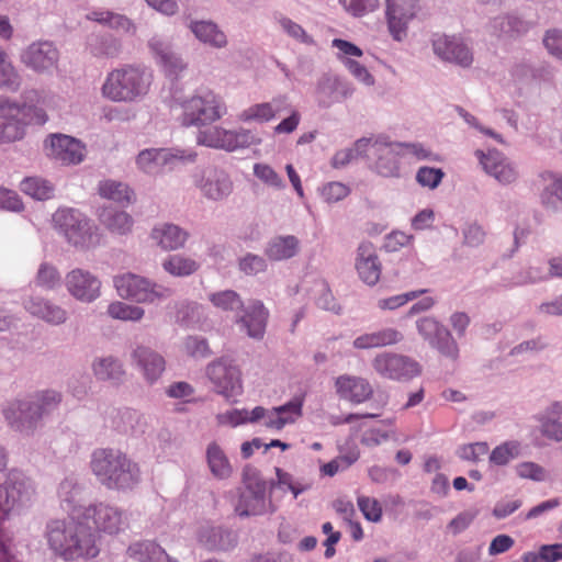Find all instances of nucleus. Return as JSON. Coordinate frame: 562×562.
Returning <instances> with one entry per match:
<instances>
[{"label":"nucleus","instance_id":"nucleus-1","mask_svg":"<svg viewBox=\"0 0 562 562\" xmlns=\"http://www.w3.org/2000/svg\"><path fill=\"white\" fill-rule=\"evenodd\" d=\"M46 538L49 547L65 560L94 558L100 551L94 532L77 508L67 518L50 520Z\"/></svg>","mask_w":562,"mask_h":562},{"label":"nucleus","instance_id":"nucleus-2","mask_svg":"<svg viewBox=\"0 0 562 562\" xmlns=\"http://www.w3.org/2000/svg\"><path fill=\"white\" fill-rule=\"evenodd\" d=\"M90 468L99 483L108 490L132 491L140 482L138 463L119 449H95L91 454Z\"/></svg>","mask_w":562,"mask_h":562},{"label":"nucleus","instance_id":"nucleus-3","mask_svg":"<svg viewBox=\"0 0 562 562\" xmlns=\"http://www.w3.org/2000/svg\"><path fill=\"white\" fill-rule=\"evenodd\" d=\"M150 83V75L145 69L125 65L106 75L101 94L115 103H131L146 95Z\"/></svg>","mask_w":562,"mask_h":562},{"label":"nucleus","instance_id":"nucleus-4","mask_svg":"<svg viewBox=\"0 0 562 562\" xmlns=\"http://www.w3.org/2000/svg\"><path fill=\"white\" fill-rule=\"evenodd\" d=\"M61 397L55 391H44L32 395L26 401H15L5 409L4 415L12 427L19 430L32 428L43 415L55 409Z\"/></svg>","mask_w":562,"mask_h":562},{"label":"nucleus","instance_id":"nucleus-5","mask_svg":"<svg viewBox=\"0 0 562 562\" xmlns=\"http://www.w3.org/2000/svg\"><path fill=\"white\" fill-rule=\"evenodd\" d=\"M53 222L67 240L76 247L89 248L99 244V235L89 220L74 209H60L53 215Z\"/></svg>","mask_w":562,"mask_h":562},{"label":"nucleus","instance_id":"nucleus-6","mask_svg":"<svg viewBox=\"0 0 562 562\" xmlns=\"http://www.w3.org/2000/svg\"><path fill=\"white\" fill-rule=\"evenodd\" d=\"M181 106L182 124L186 126L210 124L226 113L225 103L211 90L192 95Z\"/></svg>","mask_w":562,"mask_h":562},{"label":"nucleus","instance_id":"nucleus-7","mask_svg":"<svg viewBox=\"0 0 562 562\" xmlns=\"http://www.w3.org/2000/svg\"><path fill=\"white\" fill-rule=\"evenodd\" d=\"M114 288L117 294L137 303H154L170 295V290L150 282L148 279L126 272L114 277Z\"/></svg>","mask_w":562,"mask_h":562},{"label":"nucleus","instance_id":"nucleus-8","mask_svg":"<svg viewBox=\"0 0 562 562\" xmlns=\"http://www.w3.org/2000/svg\"><path fill=\"white\" fill-rule=\"evenodd\" d=\"M371 364L378 375L393 381H408L422 373L416 360L396 352H380Z\"/></svg>","mask_w":562,"mask_h":562},{"label":"nucleus","instance_id":"nucleus-9","mask_svg":"<svg viewBox=\"0 0 562 562\" xmlns=\"http://www.w3.org/2000/svg\"><path fill=\"white\" fill-rule=\"evenodd\" d=\"M206 375L216 392L228 401L244 391L240 369L228 359L220 358L211 362L206 367Z\"/></svg>","mask_w":562,"mask_h":562},{"label":"nucleus","instance_id":"nucleus-10","mask_svg":"<svg viewBox=\"0 0 562 562\" xmlns=\"http://www.w3.org/2000/svg\"><path fill=\"white\" fill-rule=\"evenodd\" d=\"M418 333L436 347L443 356L456 360L459 348L447 328L434 317H423L417 321Z\"/></svg>","mask_w":562,"mask_h":562},{"label":"nucleus","instance_id":"nucleus-11","mask_svg":"<svg viewBox=\"0 0 562 562\" xmlns=\"http://www.w3.org/2000/svg\"><path fill=\"white\" fill-rule=\"evenodd\" d=\"M47 155L61 165L80 164L86 154L85 145L68 135L55 134L46 142Z\"/></svg>","mask_w":562,"mask_h":562},{"label":"nucleus","instance_id":"nucleus-12","mask_svg":"<svg viewBox=\"0 0 562 562\" xmlns=\"http://www.w3.org/2000/svg\"><path fill=\"white\" fill-rule=\"evenodd\" d=\"M362 143L369 144L372 154L378 156L374 168L379 175L386 178L400 176L401 145L379 140L372 143L370 139H360L356 145L360 147Z\"/></svg>","mask_w":562,"mask_h":562},{"label":"nucleus","instance_id":"nucleus-13","mask_svg":"<svg viewBox=\"0 0 562 562\" xmlns=\"http://www.w3.org/2000/svg\"><path fill=\"white\" fill-rule=\"evenodd\" d=\"M334 386L338 397L352 405L363 404L373 396L371 383L359 375H338L335 379Z\"/></svg>","mask_w":562,"mask_h":562},{"label":"nucleus","instance_id":"nucleus-14","mask_svg":"<svg viewBox=\"0 0 562 562\" xmlns=\"http://www.w3.org/2000/svg\"><path fill=\"white\" fill-rule=\"evenodd\" d=\"M195 186L202 194L210 200H222L228 196L233 190L229 176L221 169L209 167L195 176Z\"/></svg>","mask_w":562,"mask_h":562},{"label":"nucleus","instance_id":"nucleus-15","mask_svg":"<svg viewBox=\"0 0 562 562\" xmlns=\"http://www.w3.org/2000/svg\"><path fill=\"white\" fill-rule=\"evenodd\" d=\"M81 518L87 525L89 520H92L95 529L110 535L119 532L123 525L122 512L104 503L85 508L81 510Z\"/></svg>","mask_w":562,"mask_h":562},{"label":"nucleus","instance_id":"nucleus-16","mask_svg":"<svg viewBox=\"0 0 562 562\" xmlns=\"http://www.w3.org/2000/svg\"><path fill=\"white\" fill-rule=\"evenodd\" d=\"M65 281L68 292L81 302L90 303L100 296L101 281L89 271L74 269Z\"/></svg>","mask_w":562,"mask_h":562},{"label":"nucleus","instance_id":"nucleus-17","mask_svg":"<svg viewBox=\"0 0 562 562\" xmlns=\"http://www.w3.org/2000/svg\"><path fill=\"white\" fill-rule=\"evenodd\" d=\"M416 14V0H386L389 31L395 41L406 36L408 22Z\"/></svg>","mask_w":562,"mask_h":562},{"label":"nucleus","instance_id":"nucleus-18","mask_svg":"<svg viewBox=\"0 0 562 562\" xmlns=\"http://www.w3.org/2000/svg\"><path fill=\"white\" fill-rule=\"evenodd\" d=\"M19 104L0 100V142H15L23 137L24 123Z\"/></svg>","mask_w":562,"mask_h":562},{"label":"nucleus","instance_id":"nucleus-19","mask_svg":"<svg viewBox=\"0 0 562 562\" xmlns=\"http://www.w3.org/2000/svg\"><path fill=\"white\" fill-rule=\"evenodd\" d=\"M356 270L359 278L368 285H375L382 273V263L379 259L374 246L369 243H362L357 249Z\"/></svg>","mask_w":562,"mask_h":562},{"label":"nucleus","instance_id":"nucleus-20","mask_svg":"<svg viewBox=\"0 0 562 562\" xmlns=\"http://www.w3.org/2000/svg\"><path fill=\"white\" fill-rule=\"evenodd\" d=\"M302 408L303 398L300 397H295L281 406L270 409L265 408V414L261 419L262 425L268 429L281 430L286 425L294 424L302 417Z\"/></svg>","mask_w":562,"mask_h":562},{"label":"nucleus","instance_id":"nucleus-21","mask_svg":"<svg viewBox=\"0 0 562 562\" xmlns=\"http://www.w3.org/2000/svg\"><path fill=\"white\" fill-rule=\"evenodd\" d=\"M21 60L33 70L43 72L55 67L58 61V50L50 42H36L22 53Z\"/></svg>","mask_w":562,"mask_h":562},{"label":"nucleus","instance_id":"nucleus-22","mask_svg":"<svg viewBox=\"0 0 562 562\" xmlns=\"http://www.w3.org/2000/svg\"><path fill=\"white\" fill-rule=\"evenodd\" d=\"M267 483L265 481H256L249 484L246 491L240 495L236 505V513L240 517L262 515L268 510L266 499Z\"/></svg>","mask_w":562,"mask_h":562},{"label":"nucleus","instance_id":"nucleus-23","mask_svg":"<svg viewBox=\"0 0 562 562\" xmlns=\"http://www.w3.org/2000/svg\"><path fill=\"white\" fill-rule=\"evenodd\" d=\"M475 155L483 166V169L498 182L509 184L517 179L516 169L499 151L488 150L485 154L482 150H476Z\"/></svg>","mask_w":562,"mask_h":562},{"label":"nucleus","instance_id":"nucleus-24","mask_svg":"<svg viewBox=\"0 0 562 562\" xmlns=\"http://www.w3.org/2000/svg\"><path fill=\"white\" fill-rule=\"evenodd\" d=\"M432 46L435 54L446 61L454 63L462 67H468L473 61L469 48L456 37L437 36L434 40Z\"/></svg>","mask_w":562,"mask_h":562},{"label":"nucleus","instance_id":"nucleus-25","mask_svg":"<svg viewBox=\"0 0 562 562\" xmlns=\"http://www.w3.org/2000/svg\"><path fill=\"white\" fill-rule=\"evenodd\" d=\"M269 312L260 301H252L245 314L236 319L250 338L261 339L266 333Z\"/></svg>","mask_w":562,"mask_h":562},{"label":"nucleus","instance_id":"nucleus-26","mask_svg":"<svg viewBox=\"0 0 562 562\" xmlns=\"http://www.w3.org/2000/svg\"><path fill=\"white\" fill-rule=\"evenodd\" d=\"M133 359L149 382L156 381L165 371L164 357L148 347H137L133 352Z\"/></svg>","mask_w":562,"mask_h":562},{"label":"nucleus","instance_id":"nucleus-27","mask_svg":"<svg viewBox=\"0 0 562 562\" xmlns=\"http://www.w3.org/2000/svg\"><path fill=\"white\" fill-rule=\"evenodd\" d=\"M24 307L32 315L54 325L63 324L67 319V312L58 305L44 299L30 297Z\"/></svg>","mask_w":562,"mask_h":562},{"label":"nucleus","instance_id":"nucleus-28","mask_svg":"<svg viewBox=\"0 0 562 562\" xmlns=\"http://www.w3.org/2000/svg\"><path fill=\"white\" fill-rule=\"evenodd\" d=\"M403 335L395 328H383L373 333H366L353 340L356 349H371L396 345L402 341Z\"/></svg>","mask_w":562,"mask_h":562},{"label":"nucleus","instance_id":"nucleus-29","mask_svg":"<svg viewBox=\"0 0 562 562\" xmlns=\"http://www.w3.org/2000/svg\"><path fill=\"white\" fill-rule=\"evenodd\" d=\"M127 555L138 562H178L159 544L153 541H140L131 544L126 551Z\"/></svg>","mask_w":562,"mask_h":562},{"label":"nucleus","instance_id":"nucleus-30","mask_svg":"<svg viewBox=\"0 0 562 562\" xmlns=\"http://www.w3.org/2000/svg\"><path fill=\"white\" fill-rule=\"evenodd\" d=\"M151 238L165 250H176L183 247L188 233L173 224H164L151 231Z\"/></svg>","mask_w":562,"mask_h":562},{"label":"nucleus","instance_id":"nucleus-31","mask_svg":"<svg viewBox=\"0 0 562 562\" xmlns=\"http://www.w3.org/2000/svg\"><path fill=\"white\" fill-rule=\"evenodd\" d=\"M177 155H173L170 149L166 148H151L144 149L137 156V166L147 173L157 172L161 167L171 162L173 159H178Z\"/></svg>","mask_w":562,"mask_h":562},{"label":"nucleus","instance_id":"nucleus-32","mask_svg":"<svg viewBox=\"0 0 562 562\" xmlns=\"http://www.w3.org/2000/svg\"><path fill=\"white\" fill-rule=\"evenodd\" d=\"M99 220L112 234L117 235L127 234L133 226V220L126 212L113 207H103Z\"/></svg>","mask_w":562,"mask_h":562},{"label":"nucleus","instance_id":"nucleus-33","mask_svg":"<svg viewBox=\"0 0 562 562\" xmlns=\"http://www.w3.org/2000/svg\"><path fill=\"white\" fill-rule=\"evenodd\" d=\"M265 414V407L256 406L254 409L246 408L232 409L216 416L218 425H228L237 427L244 424H256L261 422Z\"/></svg>","mask_w":562,"mask_h":562},{"label":"nucleus","instance_id":"nucleus-34","mask_svg":"<svg viewBox=\"0 0 562 562\" xmlns=\"http://www.w3.org/2000/svg\"><path fill=\"white\" fill-rule=\"evenodd\" d=\"M297 249L299 240L294 236H280L269 243L266 255L271 260H284L293 257Z\"/></svg>","mask_w":562,"mask_h":562},{"label":"nucleus","instance_id":"nucleus-35","mask_svg":"<svg viewBox=\"0 0 562 562\" xmlns=\"http://www.w3.org/2000/svg\"><path fill=\"white\" fill-rule=\"evenodd\" d=\"M206 459L212 474L218 479H227L232 474L229 461L216 442L209 445L206 449Z\"/></svg>","mask_w":562,"mask_h":562},{"label":"nucleus","instance_id":"nucleus-36","mask_svg":"<svg viewBox=\"0 0 562 562\" xmlns=\"http://www.w3.org/2000/svg\"><path fill=\"white\" fill-rule=\"evenodd\" d=\"M191 30L200 41L212 46L224 47L227 44L226 35L212 22H193L191 23Z\"/></svg>","mask_w":562,"mask_h":562},{"label":"nucleus","instance_id":"nucleus-37","mask_svg":"<svg viewBox=\"0 0 562 562\" xmlns=\"http://www.w3.org/2000/svg\"><path fill=\"white\" fill-rule=\"evenodd\" d=\"M149 45L156 54L159 64L169 75H176L184 69L186 66L181 58H179L167 44L159 41H151Z\"/></svg>","mask_w":562,"mask_h":562},{"label":"nucleus","instance_id":"nucleus-38","mask_svg":"<svg viewBox=\"0 0 562 562\" xmlns=\"http://www.w3.org/2000/svg\"><path fill=\"white\" fill-rule=\"evenodd\" d=\"M162 268L175 277H187L199 269V263L192 258L172 255L162 262Z\"/></svg>","mask_w":562,"mask_h":562},{"label":"nucleus","instance_id":"nucleus-39","mask_svg":"<svg viewBox=\"0 0 562 562\" xmlns=\"http://www.w3.org/2000/svg\"><path fill=\"white\" fill-rule=\"evenodd\" d=\"M20 86V75L9 60L7 53L0 48V88L14 92Z\"/></svg>","mask_w":562,"mask_h":562},{"label":"nucleus","instance_id":"nucleus-40","mask_svg":"<svg viewBox=\"0 0 562 562\" xmlns=\"http://www.w3.org/2000/svg\"><path fill=\"white\" fill-rule=\"evenodd\" d=\"M229 137H232V131L214 126L200 132L198 143L207 147L227 150V147L229 146Z\"/></svg>","mask_w":562,"mask_h":562},{"label":"nucleus","instance_id":"nucleus-41","mask_svg":"<svg viewBox=\"0 0 562 562\" xmlns=\"http://www.w3.org/2000/svg\"><path fill=\"white\" fill-rule=\"evenodd\" d=\"M92 369L100 380H119L124 374L122 364L112 357L95 360Z\"/></svg>","mask_w":562,"mask_h":562},{"label":"nucleus","instance_id":"nucleus-42","mask_svg":"<svg viewBox=\"0 0 562 562\" xmlns=\"http://www.w3.org/2000/svg\"><path fill=\"white\" fill-rule=\"evenodd\" d=\"M276 109L273 104L270 102L257 103L252 104L249 108L245 109L240 113V120L244 122H258L266 123L276 117Z\"/></svg>","mask_w":562,"mask_h":562},{"label":"nucleus","instance_id":"nucleus-43","mask_svg":"<svg viewBox=\"0 0 562 562\" xmlns=\"http://www.w3.org/2000/svg\"><path fill=\"white\" fill-rule=\"evenodd\" d=\"M99 193L102 198L115 202H130L133 192L126 184L113 180H105L99 184Z\"/></svg>","mask_w":562,"mask_h":562},{"label":"nucleus","instance_id":"nucleus-44","mask_svg":"<svg viewBox=\"0 0 562 562\" xmlns=\"http://www.w3.org/2000/svg\"><path fill=\"white\" fill-rule=\"evenodd\" d=\"M212 304L222 311L238 312L244 307L243 300L233 290L220 291L210 295Z\"/></svg>","mask_w":562,"mask_h":562},{"label":"nucleus","instance_id":"nucleus-45","mask_svg":"<svg viewBox=\"0 0 562 562\" xmlns=\"http://www.w3.org/2000/svg\"><path fill=\"white\" fill-rule=\"evenodd\" d=\"M21 191L34 199L46 200L53 195L54 189L48 181L31 177L21 182Z\"/></svg>","mask_w":562,"mask_h":562},{"label":"nucleus","instance_id":"nucleus-46","mask_svg":"<svg viewBox=\"0 0 562 562\" xmlns=\"http://www.w3.org/2000/svg\"><path fill=\"white\" fill-rule=\"evenodd\" d=\"M108 314L114 319L136 322L143 318L145 311L139 306L115 301L108 306Z\"/></svg>","mask_w":562,"mask_h":562},{"label":"nucleus","instance_id":"nucleus-47","mask_svg":"<svg viewBox=\"0 0 562 562\" xmlns=\"http://www.w3.org/2000/svg\"><path fill=\"white\" fill-rule=\"evenodd\" d=\"M520 453V443L517 441H507L496 448L490 454V461L496 465H505L510 460L517 458Z\"/></svg>","mask_w":562,"mask_h":562},{"label":"nucleus","instance_id":"nucleus-48","mask_svg":"<svg viewBox=\"0 0 562 562\" xmlns=\"http://www.w3.org/2000/svg\"><path fill=\"white\" fill-rule=\"evenodd\" d=\"M427 292H428V290L422 289V290L411 291V292L403 293V294H397V295L386 297V299H381L378 301V307L382 311H386V310L393 311V310H396V308L405 305L409 301L417 299L418 296H420L422 294H425Z\"/></svg>","mask_w":562,"mask_h":562},{"label":"nucleus","instance_id":"nucleus-49","mask_svg":"<svg viewBox=\"0 0 562 562\" xmlns=\"http://www.w3.org/2000/svg\"><path fill=\"white\" fill-rule=\"evenodd\" d=\"M445 172L440 168L420 167L416 173V181L425 188L436 189L442 181Z\"/></svg>","mask_w":562,"mask_h":562},{"label":"nucleus","instance_id":"nucleus-50","mask_svg":"<svg viewBox=\"0 0 562 562\" xmlns=\"http://www.w3.org/2000/svg\"><path fill=\"white\" fill-rule=\"evenodd\" d=\"M60 282V276L54 266L42 263L36 274V284L48 290L54 289Z\"/></svg>","mask_w":562,"mask_h":562},{"label":"nucleus","instance_id":"nucleus-51","mask_svg":"<svg viewBox=\"0 0 562 562\" xmlns=\"http://www.w3.org/2000/svg\"><path fill=\"white\" fill-rule=\"evenodd\" d=\"M261 143V138L249 130H240L238 132H232L229 137L228 151H233L237 148L249 147L251 145H258Z\"/></svg>","mask_w":562,"mask_h":562},{"label":"nucleus","instance_id":"nucleus-52","mask_svg":"<svg viewBox=\"0 0 562 562\" xmlns=\"http://www.w3.org/2000/svg\"><path fill=\"white\" fill-rule=\"evenodd\" d=\"M254 175L270 187L281 189L284 186L282 178L267 164H256Z\"/></svg>","mask_w":562,"mask_h":562},{"label":"nucleus","instance_id":"nucleus-53","mask_svg":"<svg viewBox=\"0 0 562 562\" xmlns=\"http://www.w3.org/2000/svg\"><path fill=\"white\" fill-rule=\"evenodd\" d=\"M349 193L350 189L346 184L337 181L325 184L321 190V195L327 203L341 201L348 196Z\"/></svg>","mask_w":562,"mask_h":562},{"label":"nucleus","instance_id":"nucleus-54","mask_svg":"<svg viewBox=\"0 0 562 562\" xmlns=\"http://www.w3.org/2000/svg\"><path fill=\"white\" fill-rule=\"evenodd\" d=\"M358 506L366 519L370 521H379L382 517V507L380 503L372 497L359 496Z\"/></svg>","mask_w":562,"mask_h":562},{"label":"nucleus","instance_id":"nucleus-55","mask_svg":"<svg viewBox=\"0 0 562 562\" xmlns=\"http://www.w3.org/2000/svg\"><path fill=\"white\" fill-rule=\"evenodd\" d=\"M340 3L355 16H361L374 11L379 5V0H340Z\"/></svg>","mask_w":562,"mask_h":562},{"label":"nucleus","instance_id":"nucleus-56","mask_svg":"<svg viewBox=\"0 0 562 562\" xmlns=\"http://www.w3.org/2000/svg\"><path fill=\"white\" fill-rule=\"evenodd\" d=\"M397 145H401V154H409L418 160H440L438 155L432 154L419 143H397Z\"/></svg>","mask_w":562,"mask_h":562},{"label":"nucleus","instance_id":"nucleus-57","mask_svg":"<svg viewBox=\"0 0 562 562\" xmlns=\"http://www.w3.org/2000/svg\"><path fill=\"white\" fill-rule=\"evenodd\" d=\"M187 355L194 358H205L211 355L207 341L199 337H188L184 341Z\"/></svg>","mask_w":562,"mask_h":562},{"label":"nucleus","instance_id":"nucleus-58","mask_svg":"<svg viewBox=\"0 0 562 562\" xmlns=\"http://www.w3.org/2000/svg\"><path fill=\"white\" fill-rule=\"evenodd\" d=\"M541 201L548 206H554L555 201L562 202V179H551L550 183L541 193Z\"/></svg>","mask_w":562,"mask_h":562},{"label":"nucleus","instance_id":"nucleus-59","mask_svg":"<svg viewBox=\"0 0 562 562\" xmlns=\"http://www.w3.org/2000/svg\"><path fill=\"white\" fill-rule=\"evenodd\" d=\"M488 445L486 442H474L464 445L460 448L459 454L468 461H477L481 457L488 453Z\"/></svg>","mask_w":562,"mask_h":562},{"label":"nucleus","instance_id":"nucleus-60","mask_svg":"<svg viewBox=\"0 0 562 562\" xmlns=\"http://www.w3.org/2000/svg\"><path fill=\"white\" fill-rule=\"evenodd\" d=\"M518 476L522 479H530L533 481L544 480V470L539 464L533 462H522L516 467Z\"/></svg>","mask_w":562,"mask_h":562},{"label":"nucleus","instance_id":"nucleus-61","mask_svg":"<svg viewBox=\"0 0 562 562\" xmlns=\"http://www.w3.org/2000/svg\"><path fill=\"white\" fill-rule=\"evenodd\" d=\"M412 240V235L396 231L386 236L384 247L387 251H397L402 247L411 245Z\"/></svg>","mask_w":562,"mask_h":562},{"label":"nucleus","instance_id":"nucleus-62","mask_svg":"<svg viewBox=\"0 0 562 562\" xmlns=\"http://www.w3.org/2000/svg\"><path fill=\"white\" fill-rule=\"evenodd\" d=\"M20 108L23 109L21 116L23 117L25 125H43L47 121V114L41 108L32 105H20Z\"/></svg>","mask_w":562,"mask_h":562},{"label":"nucleus","instance_id":"nucleus-63","mask_svg":"<svg viewBox=\"0 0 562 562\" xmlns=\"http://www.w3.org/2000/svg\"><path fill=\"white\" fill-rule=\"evenodd\" d=\"M541 431L550 439L562 440V424L552 419L549 416H543L541 419Z\"/></svg>","mask_w":562,"mask_h":562},{"label":"nucleus","instance_id":"nucleus-64","mask_svg":"<svg viewBox=\"0 0 562 562\" xmlns=\"http://www.w3.org/2000/svg\"><path fill=\"white\" fill-rule=\"evenodd\" d=\"M543 43L551 55L562 58V35L558 31L547 32Z\"/></svg>","mask_w":562,"mask_h":562}]
</instances>
